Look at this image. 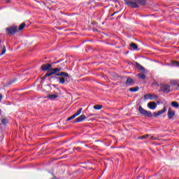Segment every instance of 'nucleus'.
Returning a JSON list of instances; mask_svg holds the SVG:
<instances>
[{"mask_svg": "<svg viewBox=\"0 0 179 179\" xmlns=\"http://www.w3.org/2000/svg\"><path fill=\"white\" fill-rule=\"evenodd\" d=\"M41 69L42 71H48L46 74L43 77V79H45V78H48V76H52V75H56L57 72H59L60 71H64V69L59 67V68H55L52 69V65L50 64H43L41 66Z\"/></svg>", "mask_w": 179, "mask_h": 179, "instance_id": "f257e3e1", "label": "nucleus"}, {"mask_svg": "<svg viewBox=\"0 0 179 179\" xmlns=\"http://www.w3.org/2000/svg\"><path fill=\"white\" fill-rule=\"evenodd\" d=\"M135 1L136 2L132 1L131 0H124V2L130 8H138L139 6L138 5V3H140L141 5H145V3H146V1L145 0H135Z\"/></svg>", "mask_w": 179, "mask_h": 179, "instance_id": "f03ea898", "label": "nucleus"}, {"mask_svg": "<svg viewBox=\"0 0 179 179\" xmlns=\"http://www.w3.org/2000/svg\"><path fill=\"white\" fill-rule=\"evenodd\" d=\"M138 111L141 115H143V117H153L152 112L145 110L143 108H142V106L138 107Z\"/></svg>", "mask_w": 179, "mask_h": 179, "instance_id": "7ed1b4c3", "label": "nucleus"}, {"mask_svg": "<svg viewBox=\"0 0 179 179\" xmlns=\"http://www.w3.org/2000/svg\"><path fill=\"white\" fill-rule=\"evenodd\" d=\"M6 30L8 34H9L10 36L12 34H15V33H16L17 31V27H16V26L10 27L8 28H6Z\"/></svg>", "mask_w": 179, "mask_h": 179, "instance_id": "20e7f679", "label": "nucleus"}, {"mask_svg": "<svg viewBox=\"0 0 179 179\" xmlns=\"http://www.w3.org/2000/svg\"><path fill=\"white\" fill-rule=\"evenodd\" d=\"M160 91L163 92L164 93H170V85L167 84H162Z\"/></svg>", "mask_w": 179, "mask_h": 179, "instance_id": "39448f33", "label": "nucleus"}, {"mask_svg": "<svg viewBox=\"0 0 179 179\" xmlns=\"http://www.w3.org/2000/svg\"><path fill=\"white\" fill-rule=\"evenodd\" d=\"M159 96L157 95L148 94L144 95L145 100H155V99H158Z\"/></svg>", "mask_w": 179, "mask_h": 179, "instance_id": "423d86ee", "label": "nucleus"}, {"mask_svg": "<svg viewBox=\"0 0 179 179\" xmlns=\"http://www.w3.org/2000/svg\"><path fill=\"white\" fill-rule=\"evenodd\" d=\"M83 108H80L76 113H74L72 116L69 117L67 118V121H71V120H73V118H76V117H78V115H80V113H82Z\"/></svg>", "mask_w": 179, "mask_h": 179, "instance_id": "0eeeda50", "label": "nucleus"}, {"mask_svg": "<svg viewBox=\"0 0 179 179\" xmlns=\"http://www.w3.org/2000/svg\"><path fill=\"white\" fill-rule=\"evenodd\" d=\"M147 106L148 108H150V110H156L157 107V104H156V102L153 101L149 102Z\"/></svg>", "mask_w": 179, "mask_h": 179, "instance_id": "6e6552de", "label": "nucleus"}, {"mask_svg": "<svg viewBox=\"0 0 179 179\" xmlns=\"http://www.w3.org/2000/svg\"><path fill=\"white\" fill-rule=\"evenodd\" d=\"M176 115V112L174 110H172L171 108H169L168 110V118L169 120L173 119V117Z\"/></svg>", "mask_w": 179, "mask_h": 179, "instance_id": "1a4fd4ad", "label": "nucleus"}, {"mask_svg": "<svg viewBox=\"0 0 179 179\" xmlns=\"http://www.w3.org/2000/svg\"><path fill=\"white\" fill-rule=\"evenodd\" d=\"M84 120H86V115H81L74 120V123L82 122Z\"/></svg>", "mask_w": 179, "mask_h": 179, "instance_id": "9d476101", "label": "nucleus"}, {"mask_svg": "<svg viewBox=\"0 0 179 179\" xmlns=\"http://www.w3.org/2000/svg\"><path fill=\"white\" fill-rule=\"evenodd\" d=\"M163 113H166V107H164L162 110H160L158 112L154 113V117H159V115H162Z\"/></svg>", "mask_w": 179, "mask_h": 179, "instance_id": "9b49d317", "label": "nucleus"}, {"mask_svg": "<svg viewBox=\"0 0 179 179\" xmlns=\"http://www.w3.org/2000/svg\"><path fill=\"white\" fill-rule=\"evenodd\" d=\"M56 76H62L63 78H69V74H68V73L66 72H61V73H56V74H55Z\"/></svg>", "mask_w": 179, "mask_h": 179, "instance_id": "f8f14e48", "label": "nucleus"}, {"mask_svg": "<svg viewBox=\"0 0 179 179\" xmlns=\"http://www.w3.org/2000/svg\"><path fill=\"white\" fill-rule=\"evenodd\" d=\"M47 99H49V100H55V99L58 98L57 94H48L46 96Z\"/></svg>", "mask_w": 179, "mask_h": 179, "instance_id": "ddd939ff", "label": "nucleus"}, {"mask_svg": "<svg viewBox=\"0 0 179 179\" xmlns=\"http://www.w3.org/2000/svg\"><path fill=\"white\" fill-rule=\"evenodd\" d=\"M126 85L127 86H132V85H134V80H132L131 78H128L126 81Z\"/></svg>", "mask_w": 179, "mask_h": 179, "instance_id": "4468645a", "label": "nucleus"}, {"mask_svg": "<svg viewBox=\"0 0 179 179\" xmlns=\"http://www.w3.org/2000/svg\"><path fill=\"white\" fill-rule=\"evenodd\" d=\"M171 106H172V107H175V108H178V107H179V104L178 103L177 101H172Z\"/></svg>", "mask_w": 179, "mask_h": 179, "instance_id": "2eb2a0df", "label": "nucleus"}, {"mask_svg": "<svg viewBox=\"0 0 179 179\" xmlns=\"http://www.w3.org/2000/svg\"><path fill=\"white\" fill-rule=\"evenodd\" d=\"M24 27H26V24L24 22L22 23L18 28V30H23V29H24Z\"/></svg>", "mask_w": 179, "mask_h": 179, "instance_id": "dca6fc26", "label": "nucleus"}, {"mask_svg": "<svg viewBox=\"0 0 179 179\" xmlns=\"http://www.w3.org/2000/svg\"><path fill=\"white\" fill-rule=\"evenodd\" d=\"M136 66H137V68H138V69H140V71H143L145 69L143 68V66H142L141 64H139V63L136 62Z\"/></svg>", "mask_w": 179, "mask_h": 179, "instance_id": "f3484780", "label": "nucleus"}, {"mask_svg": "<svg viewBox=\"0 0 179 179\" xmlns=\"http://www.w3.org/2000/svg\"><path fill=\"white\" fill-rule=\"evenodd\" d=\"M57 80H59L60 83L64 85L65 83V78H61V77H57Z\"/></svg>", "mask_w": 179, "mask_h": 179, "instance_id": "a211bd4d", "label": "nucleus"}, {"mask_svg": "<svg viewBox=\"0 0 179 179\" xmlns=\"http://www.w3.org/2000/svg\"><path fill=\"white\" fill-rule=\"evenodd\" d=\"M139 90V87H135L129 88V92H138Z\"/></svg>", "mask_w": 179, "mask_h": 179, "instance_id": "6ab92c4d", "label": "nucleus"}, {"mask_svg": "<svg viewBox=\"0 0 179 179\" xmlns=\"http://www.w3.org/2000/svg\"><path fill=\"white\" fill-rule=\"evenodd\" d=\"M94 110H101L103 108V106L101 105H95L94 106Z\"/></svg>", "mask_w": 179, "mask_h": 179, "instance_id": "aec40b11", "label": "nucleus"}, {"mask_svg": "<svg viewBox=\"0 0 179 179\" xmlns=\"http://www.w3.org/2000/svg\"><path fill=\"white\" fill-rule=\"evenodd\" d=\"M130 47H131V48L134 50H138V45L135 43H131Z\"/></svg>", "mask_w": 179, "mask_h": 179, "instance_id": "412c9836", "label": "nucleus"}, {"mask_svg": "<svg viewBox=\"0 0 179 179\" xmlns=\"http://www.w3.org/2000/svg\"><path fill=\"white\" fill-rule=\"evenodd\" d=\"M137 76L140 79H146V76H145V74H138Z\"/></svg>", "mask_w": 179, "mask_h": 179, "instance_id": "4be33fe9", "label": "nucleus"}, {"mask_svg": "<svg viewBox=\"0 0 179 179\" xmlns=\"http://www.w3.org/2000/svg\"><path fill=\"white\" fill-rule=\"evenodd\" d=\"M1 48H3V50H2V52L1 53V55H3L5 54V52H6V47L3 46V47H1Z\"/></svg>", "mask_w": 179, "mask_h": 179, "instance_id": "5701e85b", "label": "nucleus"}, {"mask_svg": "<svg viewBox=\"0 0 179 179\" xmlns=\"http://www.w3.org/2000/svg\"><path fill=\"white\" fill-rule=\"evenodd\" d=\"M146 138H149V134H146L142 136H140L138 139H146Z\"/></svg>", "mask_w": 179, "mask_h": 179, "instance_id": "b1692460", "label": "nucleus"}, {"mask_svg": "<svg viewBox=\"0 0 179 179\" xmlns=\"http://www.w3.org/2000/svg\"><path fill=\"white\" fill-rule=\"evenodd\" d=\"M1 124H3V125H5L6 124H8V120L2 119L1 120Z\"/></svg>", "mask_w": 179, "mask_h": 179, "instance_id": "393cba45", "label": "nucleus"}, {"mask_svg": "<svg viewBox=\"0 0 179 179\" xmlns=\"http://www.w3.org/2000/svg\"><path fill=\"white\" fill-rule=\"evenodd\" d=\"M173 64H174V65H175L176 66H179V63H178V62H173Z\"/></svg>", "mask_w": 179, "mask_h": 179, "instance_id": "a878e982", "label": "nucleus"}, {"mask_svg": "<svg viewBox=\"0 0 179 179\" xmlns=\"http://www.w3.org/2000/svg\"><path fill=\"white\" fill-rule=\"evenodd\" d=\"M150 139H152V141H156V139H157V138L154 136H151Z\"/></svg>", "mask_w": 179, "mask_h": 179, "instance_id": "bb28decb", "label": "nucleus"}, {"mask_svg": "<svg viewBox=\"0 0 179 179\" xmlns=\"http://www.w3.org/2000/svg\"><path fill=\"white\" fill-rule=\"evenodd\" d=\"M0 100H2V94H0Z\"/></svg>", "mask_w": 179, "mask_h": 179, "instance_id": "cd10ccee", "label": "nucleus"}, {"mask_svg": "<svg viewBox=\"0 0 179 179\" xmlns=\"http://www.w3.org/2000/svg\"><path fill=\"white\" fill-rule=\"evenodd\" d=\"M115 13H112V14L110 15V16L113 17Z\"/></svg>", "mask_w": 179, "mask_h": 179, "instance_id": "c85d7f7f", "label": "nucleus"}, {"mask_svg": "<svg viewBox=\"0 0 179 179\" xmlns=\"http://www.w3.org/2000/svg\"><path fill=\"white\" fill-rule=\"evenodd\" d=\"M92 115H93V114H90V117H92Z\"/></svg>", "mask_w": 179, "mask_h": 179, "instance_id": "c756f323", "label": "nucleus"}, {"mask_svg": "<svg viewBox=\"0 0 179 179\" xmlns=\"http://www.w3.org/2000/svg\"><path fill=\"white\" fill-rule=\"evenodd\" d=\"M0 47H2V46H1V44H0Z\"/></svg>", "mask_w": 179, "mask_h": 179, "instance_id": "7c9ffc66", "label": "nucleus"}, {"mask_svg": "<svg viewBox=\"0 0 179 179\" xmlns=\"http://www.w3.org/2000/svg\"><path fill=\"white\" fill-rule=\"evenodd\" d=\"M0 44H1V41H0Z\"/></svg>", "mask_w": 179, "mask_h": 179, "instance_id": "2f4dec72", "label": "nucleus"}]
</instances>
